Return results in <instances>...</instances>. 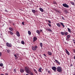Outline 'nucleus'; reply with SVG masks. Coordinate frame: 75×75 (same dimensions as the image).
Masks as SVG:
<instances>
[{"mask_svg":"<svg viewBox=\"0 0 75 75\" xmlns=\"http://www.w3.org/2000/svg\"><path fill=\"white\" fill-rule=\"evenodd\" d=\"M47 54H48V55H52V52L49 51L48 52H47Z\"/></svg>","mask_w":75,"mask_h":75,"instance_id":"nucleus-12","label":"nucleus"},{"mask_svg":"<svg viewBox=\"0 0 75 75\" xmlns=\"http://www.w3.org/2000/svg\"><path fill=\"white\" fill-rule=\"evenodd\" d=\"M2 55V54L1 52H0V56L1 57Z\"/></svg>","mask_w":75,"mask_h":75,"instance_id":"nucleus-42","label":"nucleus"},{"mask_svg":"<svg viewBox=\"0 0 75 75\" xmlns=\"http://www.w3.org/2000/svg\"><path fill=\"white\" fill-rule=\"evenodd\" d=\"M62 18L63 20H65V19L64 18L63 16L62 17Z\"/></svg>","mask_w":75,"mask_h":75,"instance_id":"nucleus-37","label":"nucleus"},{"mask_svg":"<svg viewBox=\"0 0 75 75\" xmlns=\"http://www.w3.org/2000/svg\"><path fill=\"white\" fill-rule=\"evenodd\" d=\"M46 31H48L49 32H51V31H52V30L51 29H50V28L46 29Z\"/></svg>","mask_w":75,"mask_h":75,"instance_id":"nucleus-13","label":"nucleus"},{"mask_svg":"<svg viewBox=\"0 0 75 75\" xmlns=\"http://www.w3.org/2000/svg\"><path fill=\"white\" fill-rule=\"evenodd\" d=\"M67 29L68 30V31H69V33H71V30L70 29H69V28H68Z\"/></svg>","mask_w":75,"mask_h":75,"instance_id":"nucleus-21","label":"nucleus"},{"mask_svg":"<svg viewBox=\"0 0 75 75\" xmlns=\"http://www.w3.org/2000/svg\"><path fill=\"white\" fill-rule=\"evenodd\" d=\"M32 11L33 13H35V10L32 9Z\"/></svg>","mask_w":75,"mask_h":75,"instance_id":"nucleus-25","label":"nucleus"},{"mask_svg":"<svg viewBox=\"0 0 75 75\" xmlns=\"http://www.w3.org/2000/svg\"><path fill=\"white\" fill-rule=\"evenodd\" d=\"M45 70L46 71V72H47V71H48V69L47 68H46Z\"/></svg>","mask_w":75,"mask_h":75,"instance_id":"nucleus-36","label":"nucleus"},{"mask_svg":"<svg viewBox=\"0 0 75 75\" xmlns=\"http://www.w3.org/2000/svg\"><path fill=\"white\" fill-rule=\"evenodd\" d=\"M48 23H51V22L50 21H48Z\"/></svg>","mask_w":75,"mask_h":75,"instance_id":"nucleus-40","label":"nucleus"},{"mask_svg":"<svg viewBox=\"0 0 75 75\" xmlns=\"http://www.w3.org/2000/svg\"><path fill=\"white\" fill-rule=\"evenodd\" d=\"M8 33L9 34H11V35H13L14 34L12 32L10 31H8Z\"/></svg>","mask_w":75,"mask_h":75,"instance_id":"nucleus-18","label":"nucleus"},{"mask_svg":"<svg viewBox=\"0 0 75 75\" xmlns=\"http://www.w3.org/2000/svg\"><path fill=\"white\" fill-rule=\"evenodd\" d=\"M71 4L72 5H74V4H74V3L73 2H71Z\"/></svg>","mask_w":75,"mask_h":75,"instance_id":"nucleus-34","label":"nucleus"},{"mask_svg":"<svg viewBox=\"0 0 75 75\" xmlns=\"http://www.w3.org/2000/svg\"><path fill=\"white\" fill-rule=\"evenodd\" d=\"M40 46L42 48V43H40Z\"/></svg>","mask_w":75,"mask_h":75,"instance_id":"nucleus-27","label":"nucleus"},{"mask_svg":"<svg viewBox=\"0 0 75 75\" xmlns=\"http://www.w3.org/2000/svg\"><path fill=\"white\" fill-rule=\"evenodd\" d=\"M40 31H41L40 32H41V31H42V30H40Z\"/></svg>","mask_w":75,"mask_h":75,"instance_id":"nucleus-50","label":"nucleus"},{"mask_svg":"<svg viewBox=\"0 0 75 75\" xmlns=\"http://www.w3.org/2000/svg\"><path fill=\"white\" fill-rule=\"evenodd\" d=\"M73 51L75 53V49H73Z\"/></svg>","mask_w":75,"mask_h":75,"instance_id":"nucleus-43","label":"nucleus"},{"mask_svg":"<svg viewBox=\"0 0 75 75\" xmlns=\"http://www.w3.org/2000/svg\"><path fill=\"white\" fill-rule=\"evenodd\" d=\"M43 55H44L45 57H47V56H46V55H45V54H43Z\"/></svg>","mask_w":75,"mask_h":75,"instance_id":"nucleus-44","label":"nucleus"},{"mask_svg":"<svg viewBox=\"0 0 75 75\" xmlns=\"http://www.w3.org/2000/svg\"><path fill=\"white\" fill-rule=\"evenodd\" d=\"M63 6L64 7L66 8H69V6L67 5V4H63Z\"/></svg>","mask_w":75,"mask_h":75,"instance_id":"nucleus-5","label":"nucleus"},{"mask_svg":"<svg viewBox=\"0 0 75 75\" xmlns=\"http://www.w3.org/2000/svg\"><path fill=\"white\" fill-rule=\"evenodd\" d=\"M1 75H4L3 74H1Z\"/></svg>","mask_w":75,"mask_h":75,"instance_id":"nucleus-49","label":"nucleus"},{"mask_svg":"<svg viewBox=\"0 0 75 75\" xmlns=\"http://www.w3.org/2000/svg\"><path fill=\"white\" fill-rule=\"evenodd\" d=\"M9 29L11 31H12L13 30V29L11 27L9 28Z\"/></svg>","mask_w":75,"mask_h":75,"instance_id":"nucleus-23","label":"nucleus"},{"mask_svg":"<svg viewBox=\"0 0 75 75\" xmlns=\"http://www.w3.org/2000/svg\"><path fill=\"white\" fill-rule=\"evenodd\" d=\"M37 38L36 37H33V42H35L36 41H37Z\"/></svg>","mask_w":75,"mask_h":75,"instance_id":"nucleus-8","label":"nucleus"},{"mask_svg":"<svg viewBox=\"0 0 75 75\" xmlns=\"http://www.w3.org/2000/svg\"><path fill=\"white\" fill-rule=\"evenodd\" d=\"M64 34H65V35H68V33H67V32H64Z\"/></svg>","mask_w":75,"mask_h":75,"instance_id":"nucleus-31","label":"nucleus"},{"mask_svg":"<svg viewBox=\"0 0 75 75\" xmlns=\"http://www.w3.org/2000/svg\"><path fill=\"white\" fill-rule=\"evenodd\" d=\"M14 57H16V58H18V57L17 56H18V54L16 55V54H14Z\"/></svg>","mask_w":75,"mask_h":75,"instance_id":"nucleus-28","label":"nucleus"},{"mask_svg":"<svg viewBox=\"0 0 75 75\" xmlns=\"http://www.w3.org/2000/svg\"><path fill=\"white\" fill-rule=\"evenodd\" d=\"M53 4H57V2L55 1H53Z\"/></svg>","mask_w":75,"mask_h":75,"instance_id":"nucleus-29","label":"nucleus"},{"mask_svg":"<svg viewBox=\"0 0 75 75\" xmlns=\"http://www.w3.org/2000/svg\"><path fill=\"white\" fill-rule=\"evenodd\" d=\"M34 72L36 74H38V73L37 72V71L35 70V69H34L33 70Z\"/></svg>","mask_w":75,"mask_h":75,"instance_id":"nucleus-20","label":"nucleus"},{"mask_svg":"<svg viewBox=\"0 0 75 75\" xmlns=\"http://www.w3.org/2000/svg\"><path fill=\"white\" fill-rule=\"evenodd\" d=\"M60 24H61L62 25L63 28H64V27H65V26L64 25V23H63L62 22H60Z\"/></svg>","mask_w":75,"mask_h":75,"instance_id":"nucleus-17","label":"nucleus"},{"mask_svg":"<svg viewBox=\"0 0 75 75\" xmlns=\"http://www.w3.org/2000/svg\"><path fill=\"white\" fill-rule=\"evenodd\" d=\"M65 44H68V43H67L66 42H65Z\"/></svg>","mask_w":75,"mask_h":75,"instance_id":"nucleus-48","label":"nucleus"},{"mask_svg":"<svg viewBox=\"0 0 75 75\" xmlns=\"http://www.w3.org/2000/svg\"><path fill=\"white\" fill-rule=\"evenodd\" d=\"M48 73H49V74H50L51 73V71H48Z\"/></svg>","mask_w":75,"mask_h":75,"instance_id":"nucleus-39","label":"nucleus"},{"mask_svg":"<svg viewBox=\"0 0 75 75\" xmlns=\"http://www.w3.org/2000/svg\"><path fill=\"white\" fill-rule=\"evenodd\" d=\"M64 33L65 32H61V34L62 35H64Z\"/></svg>","mask_w":75,"mask_h":75,"instance_id":"nucleus-22","label":"nucleus"},{"mask_svg":"<svg viewBox=\"0 0 75 75\" xmlns=\"http://www.w3.org/2000/svg\"><path fill=\"white\" fill-rule=\"evenodd\" d=\"M25 72L30 75H34L33 73L31 71V70L29 69V68L28 67H25Z\"/></svg>","mask_w":75,"mask_h":75,"instance_id":"nucleus-1","label":"nucleus"},{"mask_svg":"<svg viewBox=\"0 0 75 75\" xmlns=\"http://www.w3.org/2000/svg\"><path fill=\"white\" fill-rule=\"evenodd\" d=\"M16 35L18 37H20V33H19V32L17 31L16 33Z\"/></svg>","mask_w":75,"mask_h":75,"instance_id":"nucleus-10","label":"nucleus"},{"mask_svg":"<svg viewBox=\"0 0 75 75\" xmlns=\"http://www.w3.org/2000/svg\"><path fill=\"white\" fill-rule=\"evenodd\" d=\"M3 64L2 63L0 64V67H3Z\"/></svg>","mask_w":75,"mask_h":75,"instance_id":"nucleus-30","label":"nucleus"},{"mask_svg":"<svg viewBox=\"0 0 75 75\" xmlns=\"http://www.w3.org/2000/svg\"><path fill=\"white\" fill-rule=\"evenodd\" d=\"M71 37V35H69L67 36V38H66V40H67V41H68L69 40V38H70Z\"/></svg>","mask_w":75,"mask_h":75,"instance_id":"nucleus-6","label":"nucleus"},{"mask_svg":"<svg viewBox=\"0 0 75 75\" xmlns=\"http://www.w3.org/2000/svg\"><path fill=\"white\" fill-rule=\"evenodd\" d=\"M28 34H29V35H31V32H30V31H28Z\"/></svg>","mask_w":75,"mask_h":75,"instance_id":"nucleus-26","label":"nucleus"},{"mask_svg":"<svg viewBox=\"0 0 75 75\" xmlns=\"http://www.w3.org/2000/svg\"><path fill=\"white\" fill-rule=\"evenodd\" d=\"M52 69L53 71L56 72V70L57 69V68L55 67H53L52 68Z\"/></svg>","mask_w":75,"mask_h":75,"instance_id":"nucleus-7","label":"nucleus"},{"mask_svg":"<svg viewBox=\"0 0 75 75\" xmlns=\"http://www.w3.org/2000/svg\"><path fill=\"white\" fill-rule=\"evenodd\" d=\"M13 71L14 72H16V69H13Z\"/></svg>","mask_w":75,"mask_h":75,"instance_id":"nucleus-35","label":"nucleus"},{"mask_svg":"<svg viewBox=\"0 0 75 75\" xmlns=\"http://www.w3.org/2000/svg\"><path fill=\"white\" fill-rule=\"evenodd\" d=\"M48 24L49 26V27H51V25L50 24V23H48Z\"/></svg>","mask_w":75,"mask_h":75,"instance_id":"nucleus-33","label":"nucleus"},{"mask_svg":"<svg viewBox=\"0 0 75 75\" xmlns=\"http://www.w3.org/2000/svg\"><path fill=\"white\" fill-rule=\"evenodd\" d=\"M13 25H15L14 23H13Z\"/></svg>","mask_w":75,"mask_h":75,"instance_id":"nucleus-51","label":"nucleus"},{"mask_svg":"<svg viewBox=\"0 0 75 75\" xmlns=\"http://www.w3.org/2000/svg\"><path fill=\"white\" fill-rule=\"evenodd\" d=\"M42 69V68L41 67L39 68L38 70L39 72H42V71H41Z\"/></svg>","mask_w":75,"mask_h":75,"instance_id":"nucleus-16","label":"nucleus"},{"mask_svg":"<svg viewBox=\"0 0 75 75\" xmlns=\"http://www.w3.org/2000/svg\"><path fill=\"white\" fill-rule=\"evenodd\" d=\"M38 48V47L37 45H35V46H32V50L33 51H35L37 50V48Z\"/></svg>","mask_w":75,"mask_h":75,"instance_id":"nucleus-3","label":"nucleus"},{"mask_svg":"<svg viewBox=\"0 0 75 75\" xmlns=\"http://www.w3.org/2000/svg\"><path fill=\"white\" fill-rule=\"evenodd\" d=\"M36 32L37 33H38V34L39 35H40V30H37L36 31Z\"/></svg>","mask_w":75,"mask_h":75,"instance_id":"nucleus-14","label":"nucleus"},{"mask_svg":"<svg viewBox=\"0 0 75 75\" xmlns=\"http://www.w3.org/2000/svg\"><path fill=\"white\" fill-rule=\"evenodd\" d=\"M55 61L56 62V63H57L58 64H59V65H60V63L57 60V59L55 60Z\"/></svg>","mask_w":75,"mask_h":75,"instance_id":"nucleus-15","label":"nucleus"},{"mask_svg":"<svg viewBox=\"0 0 75 75\" xmlns=\"http://www.w3.org/2000/svg\"><path fill=\"white\" fill-rule=\"evenodd\" d=\"M40 10L42 12H43L44 11V10L42 8H40Z\"/></svg>","mask_w":75,"mask_h":75,"instance_id":"nucleus-24","label":"nucleus"},{"mask_svg":"<svg viewBox=\"0 0 75 75\" xmlns=\"http://www.w3.org/2000/svg\"><path fill=\"white\" fill-rule=\"evenodd\" d=\"M74 44H75V42H74Z\"/></svg>","mask_w":75,"mask_h":75,"instance_id":"nucleus-52","label":"nucleus"},{"mask_svg":"<svg viewBox=\"0 0 75 75\" xmlns=\"http://www.w3.org/2000/svg\"><path fill=\"white\" fill-rule=\"evenodd\" d=\"M6 45L7 47H12V45L11 44H10L8 42L6 43Z\"/></svg>","mask_w":75,"mask_h":75,"instance_id":"nucleus-4","label":"nucleus"},{"mask_svg":"<svg viewBox=\"0 0 75 75\" xmlns=\"http://www.w3.org/2000/svg\"><path fill=\"white\" fill-rule=\"evenodd\" d=\"M7 52L8 53L10 52V50H7Z\"/></svg>","mask_w":75,"mask_h":75,"instance_id":"nucleus-41","label":"nucleus"},{"mask_svg":"<svg viewBox=\"0 0 75 75\" xmlns=\"http://www.w3.org/2000/svg\"><path fill=\"white\" fill-rule=\"evenodd\" d=\"M74 75H75V73L74 74Z\"/></svg>","mask_w":75,"mask_h":75,"instance_id":"nucleus-53","label":"nucleus"},{"mask_svg":"<svg viewBox=\"0 0 75 75\" xmlns=\"http://www.w3.org/2000/svg\"><path fill=\"white\" fill-rule=\"evenodd\" d=\"M5 75H8V74H7V73H6L5 74Z\"/></svg>","mask_w":75,"mask_h":75,"instance_id":"nucleus-47","label":"nucleus"},{"mask_svg":"<svg viewBox=\"0 0 75 75\" xmlns=\"http://www.w3.org/2000/svg\"><path fill=\"white\" fill-rule=\"evenodd\" d=\"M20 71L21 73H23V72H24L25 71V70L23 69H21Z\"/></svg>","mask_w":75,"mask_h":75,"instance_id":"nucleus-11","label":"nucleus"},{"mask_svg":"<svg viewBox=\"0 0 75 75\" xmlns=\"http://www.w3.org/2000/svg\"><path fill=\"white\" fill-rule=\"evenodd\" d=\"M65 50L66 51V52L67 54L68 55H69V52H68L67 49H65Z\"/></svg>","mask_w":75,"mask_h":75,"instance_id":"nucleus-9","label":"nucleus"},{"mask_svg":"<svg viewBox=\"0 0 75 75\" xmlns=\"http://www.w3.org/2000/svg\"><path fill=\"white\" fill-rule=\"evenodd\" d=\"M21 43L22 44H24V41H22Z\"/></svg>","mask_w":75,"mask_h":75,"instance_id":"nucleus-32","label":"nucleus"},{"mask_svg":"<svg viewBox=\"0 0 75 75\" xmlns=\"http://www.w3.org/2000/svg\"><path fill=\"white\" fill-rule=\"evenodd\" d=\"M22 24H23V25H24V22H23L22 23Z\"/></svg>","mask_w":75,"mask_h":75,"instance_id":"nucleus-38","label":"nucleus"},{"mask_svg":"<svg viewBox=\"0 0 75 75\" xmlns=\"http://www.w3.org/2000/svg\"><path fill=\"white\" fill-rule=\"evenodd\" d=\"M56 69L58 72H60V73L62 72V69L61 67H57Z\"/></svg>","mask_w":75,"mask_h":75,"instance_id":"nucleus-2","label":"nucleus"},{"mask_svg":"<svg viewBox=\"0 0 75 75\" xmlns=\"http://www.w3.org/2000/svg\"><path fill=\"white\" fill-rule=\"evenodd\" d=\"M5 11H6V12H7V10H5Z\"/></svg>","mask_w":75,"mask_h":75,"instance_id":"nucleus-46","label":"nucleus"},{"mask_svg":"<svg viewBox=\"0 0 75 75\" xmlns=\"http://www.w3.org/2000/svg\"><path fill=\"white\" fill-rule=\"evenodd\" d=\"M72 66H73L72 64H71L70 65V67H72Z\"/></svg>","mask_w":75,"mask_h":75,"instance_id":"nucleus-45","label":"nucleus"},{"mask_svg":"<svg viewBox=\"0 0 75 75\" xmlns=\"http://www.w3.org/2000/svg\"><path fill=\"white\" fill-rule=\"evenodd\" d=\"M57 25L58 27H61V24H60L59 23H57Z\"/></svg>","mask_w":75,"mask_h":75,"instance_id":"nucleus-19","label":"nucleus"}]
</instances>
